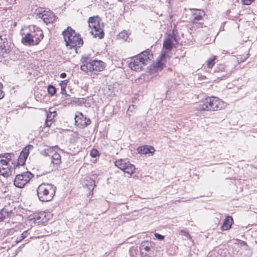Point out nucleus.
I'll use <instances>...</instances> for the list:
<instances>
[{
	"instance_id": "nucleus-44",
	"label": "nucleus",
	"mask_w": 257,
	"mask_h": 257,
	"mask_svg": "<svg viewBox=\"0 0 257 257\" xmlns=\"http://www.w3.org/2000/svg\"><path fill=\"white\" fill-rule=\"evenodd\" d=\"M129 254L131 257H134V255L133 254L132 250L131 249H130L129 250Z\"/></svg>"
},
{
	"instance_id": "nucleus-33",
	"label": "nucleus",
	"mask_w": 257,
	"mask_h": 257,
	"mask_svg": "<svg viewBox=\"0 0 257 257\" xmlns=\"http://www.w3.org/2000/svg\"><path fill=\"white\" fill-rule=\"evenodd\" d=\"M48 92L50 95L53 96L56 93V89L53 85H49L48 86Z\"/></svg>"
},
{
	"instance_id": "nucleus-45",
	"label": "nucleus",
	"mask_w": 257,
	"mask_h": 257,
	"mask_svg": "<svg viewBox=\"0 0 257 257\" xmlns=\"http://www.w3.org/2000/svg\"><path fill=\"white\" fill-rule=\"evenodd\" d=\"M48 112H54V113H55V112H56V111H49Z\"/></svg>"
},
{
	"instance_id": "nucleus-41",
	"label": "nucleus",
	"mask_w": 257,
	"mask_h": 257,
	"mask_svg": "<svg viewBox=\"0 0 257 257\" xmlns=\"http://www.w3.org/2000/svg\"><path fill=\"white\" fill-rule=\"evenodd\" d=\"M248 56H244V57H241L240 58H237L238 61H240V62H244L246 60V59L247 58Z\"/></svg>"
},
{
	"instance_id": "nucleus-3",
	"label": "nucleus",
	"mask_w": 257,
	"mask_h": 257,
	"mask_svg": "<svg viewBox=\"0 0 257 257\" xmlns=\"http://www.w3.org/2000/svg\"><path fill=\"white\" fill-rule=\"evenodd\" d=\"M56 187L51 184L43 183L37 188L38 197L42 202L51 201L55 194Z\"/></svg>"
},
{
	"instance_id": "nucleus-40",
	"label": "nucleus",
	"mask_w": 257,
	"mask_h": 257,
	"mask_svg": "<svg viewBox=\"0 0 257 257\" xmlns=\"http://www.w3.org/2000/svg\"><path fill=\"white\" fill-rule=\"evenodd\" d=\"M5 96V93L2 90V86H0V99H2Z\"/></svg>"
},
{
	"instance_id": "nucleus-28",
	"label": "nucleus",
	"mask_w": 257,
	"mask_h": 257,
	"mask_svg": "<svg viewBox=\"0 0 257 257\" xmlns=\"http://www.w3.org/2000/svg\"><path fill=\"white\" fill-rule=\"evenodd\" d=\"M140 249L141 254L146 253V251H151V247L148 245H146V243H142Z\"/></svg>"
},
{
	"instance_id": "nucleus-27",
	"label": "nucleus",
	"mask_w": 257,
	"mask_h": 257,
	"mask_svg": "<svg viewBox=\"0 0 257 257\" xmlns=\"http://www.w3.org/2000/svg\"><path fill=\"white\" fill-rule=\"evenodd\" d=\"M10 212L5 208H3L0 211V222L3 221L6 217H9Z\"/></svg>"
},
{
	"instance_id": "nucleus-23",
	"label": "nucleus",
	"mask_w": 257,
	"mask_h": 257,
	"mask_svg": "<svg viewBox=\"0 0 257 257\" xmlns=\"http://www.w3.org/2000/svg\"><path fill=\"white\" fill-rule=\"evenodd\" d=\"M22 43L24 45H35L34 41L31 37L30 33H27L25 36L23 37L22 39Z\"/></svg>"
},
{
	"instance_id": "nucleus-39",
	"label": "nucleus",
	"mask_w": 257,
	"mask_h": 257,
	"mask_svg": "<svg viewBox=\"0 0 257 257\" xmlns=\"http://www.w3.org/2000/svg\"><path fill=\"white\" fill-rule=\"evenodd\" d=\"M181 232L182 233V234H183V235H184V236H185L186 237H187V238H190V234H189V232H187V231H185V230H182L181 231Z\"/></svg>"
},
{
	"instance_id": "nucleus-42",
	"label": "nucleus",
	"mask_w": 257,
	"mask_h": 257,
	"mask_svg": "<svg viewBox=\"0 0 257 257\" xmlns=\"http://www.w3.org/2000/svg\"><path fill=\"white\" fill-rule=\"evenodd\" d=\"M135 108V105H130L128 109H127V111H131L132 112L133 111H134V109Z\"/></svg>"
},
{
	"instance_id": "nucleus-12",
	"label": "nucleus",
	"mask_w": 257,
	"mask_h": 257,
	"mask_svg": "<svg viewBox=\"0 0 257 257\" xmlns=\"http://www.w3.org/2000/svg\"><path fill=\"white\" fill-rule=\"evenodd\" d=\"M33 148V147L32 145H29L23 149L18 159L17 165L15 166L16 168L18 166H23L25 165L26 160L29 156L30 150Z\"/></svg>"
},
{
	"instance_id": "nucleus-36",
	"label": "nucleus",
	"mask_w": 257,
	"mask_h": 257,
	"mask_svg": "<svg viewBox=\"0 0 257 257\" xmlns=\"http://www.w3.org/2000/svg\"><path fill=\"white\" fill-rule=\"evenodd\" d=\"M155 237L159 240H162L164 239L165 237L164 235L160 234L158 233H155L154 234Z\"/></svg>"
},
{
	"instance_id": "nucleus-29",
	"label": "nucleus",
	"mask_w": 257,
	"mask_h": 257,
	"mask_svg": "<svg viewBox=\"0 0 257 257\" xmlns=\"http://www.w3.org/2000/svg\"><path fill=\"white\" fill-rule=\"evenodd\" d=\"M216 59V57L215 56H212V57L209 58L206 61V63L208 68H211L215 64V60Z\"/></svg>"
},
{
	"instance_id": "nucleus-24",
	"label": "nucleus",
	"mask_w": 257,
	"mask_h": 257,
	"mask_svg": "<svg viewBox=\"0 0 257 257\" xmlns=\"http://www.w3.org/2000/svg\"><path fill=\"white\" fill-rule=\"evenodd\" d=\"M220 72H223V74L220 75V79H223L229 75V73L226 71L225 66L223 64H220L214 70V72L216 73H219Z\"/></svg>"
},
{
	"instance_id": "nucleus-17",
	"label": "nucleus",
	"mask_w": 257,
	"mask_h": 257,
	"mask_svg": "<svg viewBox=\"0 0 257 257\" xmlns=\"http://www.w3.org/2000/svg\"><path fill=\"white\" fill-rule=\"evenodd\" d=\"M56 18L55 14L50 11H46L44 14L41 16V19L46 24L52 23L54 22Z\"/></svg>"
},
{
	"instance_id": "nucleus-5",
	"label": "nucleus",
	"mask_w": 257,
	"mask_h": 257,
	"mask_svg": "<svg viewBox=\"0 0 257 257\" xmlns=\"http://www.w3.org/2000/svg\"><path fill=\"white\" fill-rule=\"evenodd\" d=\"M83 65L81 66V69L86 72L88 71H101L104 67V63L101 61L89 60L88 56H83L81 59Z\"/></svg>"
},
{
	"instance_id": "nucleus-16",
	"label": "nucleus",
	"mask_w": 257,
	"mask_h": 257,
	"mask_svg": "<svg viewBox=\"0 0 257 257\" xmlns=\"http://www.w3.org/2000/svg\"><path fill=\"white\" fill-rule=\"evenodd\" d=\"M10 48V46L6 36L0 35V53L3 55L8 53Z\"/></svg>"
},
{
	"instance_id": "nucleus-7",
	"label": "nucleus",
	"mask_w": 257,
	"mask_h": 257,
	"mask_svg": "<svg viewBox=\"0 0 257 257\" xmlns=\"http://www.w3.org/2000/svg\"><path fill=\"white\" fill-rule=\"evenodd\" d=\"M15 165L2 159V155H0V175L5 177L11 176L15 173Z\"/></svg>"
},
{
	"instance_id": "nucleus-34",
	"label": "nucleus",
	"mask_w": 257,
	"mask_h": 257,
	"mask_svg": "<svg viewBox=\"0 0 257 257\" xmlns=\"http://www.w3.org/2000/svg\"><path fill=\"white\" fill-rule=\"evenodd\" d=\"M90 156L92 158H95L99 156L98 151L96 149H92L90 152Z\"/></svg>"
},
{
	"instance_id": "nucleus-10",
	"label": "nucleus",
	"mask_w": 257,
	"mask_h": 257,
	"mask_svg": "<svg viewBox=\"0 0 257 257\" xmlns=\"http://www.w3.org/2000/svg\"><path fill=\"white\" fill-rule=\"evenodd\" d=\"M115 165L119 169L128 174H132L135 172V166L125 159H119L115 162Z\"/></svg>"
},
{
	"instance_id": "nucleus-1",
	"label": "nucleus",
	"mask_w": 257,
	"mask_h": 257,
	"mask_svg": "<svg viewBox=\"0 0 257 257\" xmlns=\"http://www.w3.org/2000/svg\"><path fill=\"white\" fill-rule=\"evenodd\" d=\"M226 104L219 98L210 97L195 104L194 108L198 111H217L224 108Z\"/></svg>"
},
{
	"instance_id": "nucleus-35",
	"label": "nucleus",
	"mask_w": 257,
	"mask_h": 257,
	"mask_svg": "<svg viewBox=\"0 0 257 257\" xmlns=\"http://www.w3.org/2000/svg\"><path fill=\"white\" fill-rule=\"evenodd\" d=\"M61 88V93L64 94L66 92L65 88L66 86V82L62 81L60 83Z\"/></svg>"
},
{
	"instance_id": "nucleus-30",
	"label": "nucleus",
	"mask_w": 257,
	"mask_h": 257,
	"mask_svg": "<svg viewBox=\"0 0 257 257\" xmlns=\"http://www.w3.org/2000/svg\"><path fill=\"white\" fill-rule=\"evenodd\" d=\"M118 38L124 41H126L128 38V34L126 31H123L118 34Z\"/></svg>"
},
{
	"instance_id": "nucleus-15",
	"label": "nucleus",
	"mask_w": 257,
	"mask_h": 257,
	"mask_svg": "<svg viewBox=\"0 0 257 257\" xmlns=\"http://www.w3.org/2000/svg\"><path fill=\"white\" fill-rule=\"evenodd\" d=\"M33 31H31V37L34 41L35 45H38L44 38L42 31L38 27H33Z\"/></svg>"
},
{
	"instance_id": "nucleus-18",
	"label": "nucleus",
	"mask_w": 257,
	"mask_h": 257,
	"mask_svg": "<svg viewBox=\"0 0 257 257\" xmlns=\"http://www.w3.org/2000/svg\"><path fill=\"white\" fill-rule=\"evenodd\" d=\"M31 220H33L35 223H37L38 224L44 223L47 220L45 213L42 212L38 213H35L33 215V218H31Z\"/></svg>"
},
{
	"instance_id": "nucleus-38",
	"label": "nucleus",
	"mask_w": 257,
	"mask_h": 257,
	"mask_svg": "<svg viewBox=\"0 0 257 257\" xmlns=\"http://www.w3.org/2000/svg\"><path fill=\"white\" fill-rule=\"evenodd\" d=\"M151 251H146V253L141 254L142 257H152Z\"/></svg>"
},
{
	"instance_id": "nucleus-6",
	"label": "nucleus",
	"mask_w": 257,
	"mask_h": 257,
	"mask_svg": "<svg viewBox=\"0 0 257 257\" xmlns=\"http://www.w3.org/2000/svg\"><path fill=\"white\" fill-rule=\"evenodd\" d=\"M91 33L95 37L100 39L104 37L103 24L101 23V19L98 16L90 17L88 20Z\"/></svg>"
},
{
	"instance_id": "nucleus-20",
	"label": "nucleus",
	"mask_w": 257,
	"mask_h": 257,
	"mask_svg": "<svg viewBox=\"0 0 257 257\" xmlns=\"http://www.w3.org/2000/svg\"><path fill=\"white\" fill-rule=\"evenodd\" d=\"M155 151V150L154 148L150 146H140L137 148L138 152L142 154H153L154 153Z\"/></svg>"
},
{
	"instance_id": "nucleus-19",
	"label": "nucleus",
	"mask_w": 257,
	"mask_h": 257,
	"mask_svg": "<svg viewBox=\"0 0 257 257\" xmlns=\"http://www.w3.org/2000/svg\"><path fill=\"white\" fill-rule=\"evenodd\" d=\"M83 185L89 190V194L92 195L93 190L95 186V181L91 179L90 177H86L84 179Z\"/></svg>"
},
{
	"instance_id": "nucleus-2",
	"label": "nucleus",
	"mask_w": 257,
	"mask_h": 257,
	"mask_svg": "<svg viewBox=\"0 0 257 257\" xmlns=\"http://www.w3.org/2000/svg\"><path fill=\"white\" fill-rule=\"evenodd\" d=\"M153 58L151 51L147 50L131 59L129 67L133 70L141 71L144 66L148 65Z\"/></svg>"
},
{
	"instance_id": "nucleus-43",
	"label": "nucleus",
	"mask_w": 257,
	"mask_h": 257,
	"mask_svg": "<svg viewBox=\"0 0 257 257\" xmlns=\"http://www.w3.org/2000/svg\"><path fill=\"white\" fill-rule=\"evenodd\" d=\"M60 77L62 78H64L66 77V73H62L61 74H60Z\"/></svg>"
},
{
	"instance_id": "nucleus-37",
	"label": "nucleus",
	"mask_w": 257,
	"mask_h": 257,
	"mask_svg": "<svg viewBox=\"0 0 257 257\" xmlns=\"http://www.w3.org/2000/svg\"><path fill=\"white\" fill-rule=\"evenodd\" d=\"M255 0H243L242 3L245 5H249Z\"/></svg>"
},
{
	"instance_id": "nucleus-25",
	"label": "nucleus",
	"mask_w": 257,
	"mask_h": 257,
	"mask_svg": "<svg viewBox=\"0 0 257 257\" xmlns=\"http://www.w3.org/2000/svg\"><path fill=\"white\" fill-rule=\"evenodd\" d=\"M1 155L2 159H4L6 161L10 162L12 165H15V164L12 161L15 156L13 153H5Z\"/></svg>"
},
{
	"instance_id": "nucleus-31",
	"label": "nucleus",
	"mask_w": 257,
	"mask_h": 257,
	"mask_svg": "<svg viewBox=\"0 0 257 257\" xmlns=\"http://www.w3.org/2000/svg\"><path fill=\"white\" fill-rule=\"evenodd\" d=\"M29 235L28 231L26 230L24 231L21 235L20 237H17L16 240V243H18L20 242L22 240L26 238Z\"/></svg>"
},
{
	"instance_id": "nucleus-11",
	"label": "nucleus",
	"mask_w": 257,
	"mask_h": 257,
	"mask_svg": "<svg viewBox=\"0 0 257 257\" xmlns=\"http://www.w3.org/2000/svg\"><path fill=\"white\" fill-rule=\"evenodd\" d=\"M205 12L203 10H196L192 13L191 22L193 27L202 28L203 25V17L205 16Z\"/></svg>"
},
{
	"instance_id": "nucleus-14",
	"label": "nucleus",
	"mask_w": 257,
	"mask_h": 257,
	"mask_svg": "<svg viewBox=\"0 0 257 257\" xmlns=\"http://www.w3.org/2000/svg\"><path fill=\"white\" fill-rule=\"evenodd\" d=\"M174 42L177 43L174 30H173L172 34H169L167 37L164 39L163 42V48L166 50H171L174 45Z\"/></svg>"
},
{
	"instance_id": "nucleus-32",
	"label": "nucleus",
	"mask_w": 257,
	"mask_h": 257,
	"mask_svg": "<svg viewBox=\"0 0 257 257\" xmlns=\"http://www.w3.org/2000/svg\"><path fill=\"white\" fill-rule=\"evenodd\" d=\"M46 11L44 10L43 8H39L36 9L34 13L39 18H41V16H42Z\"/></svg>"
},
{
	"instance_id": "nucleus-8",
	"label": "nucleus",
	"mask_w": 257,
	"mask_h": 257,
	"mask_svg": "<svg viewBox=\"0 0 257 257\" xmlns=\"http://www.w3.org/2000/svg\"><path fill=\"white\" fill-rule=\"evenodd\" d=\"M33 177V175L29 171L17 175L14 181V185L18 188H23Z\"/></svg>"
},
{
	"instance_id": "nucleus-46",
	"label": "nucleus",
	"mask_w": 257,
	"mask_h": 257,
	"mask_svg": "<svg viewBox=\"0 0 257 257\" xmlns=\"http://www.w3.org/2000/svg\"><path fill=\"white\" fill-rule=\"evenodd\" d=\"M24 245H25V244H22V245L20 247V248H21V247H24Z\"/></svg>"
},
{
	"instance_id": "nucleus-47",
	"label": "nucleus",
	"mask_w": 257,
	"mask_h": 257,
	"mask_svg": "<svg viewBox=\"0 0 257 257\" xmlns=\"http://www.w3.org/2000/svg\"><path fill=\"white\" fill-rule=\"evenodd\" d=\"M0 86H1V83H0Z\"/></svg>"
},
{
	"instance_id": "nucleus-13",
	"label": "nucleus",
	"mask_w": 257,
	"mask_h": 257,
	"mask_svg": "<svg viewBox=\"0 0 257 257\" xmlns=\"http://www.w3.org/2000/svg\"><path fill=\"white\" fill-rule=\"evenodd\" d=\"M75 124L80 128H84L89 125L91 120L83 113H77L75 116Z\"/></svg>"
},
{
	"instance_id": "nucleus-9",
	"label": "nucleus",
	"mask_w": 257,
	"mask_h": 257,
	"mask_svg": "<svg viewBox=\"0 0 257 257\" xmlns=\"http://www.w3.org/2000/svg\"><path fill=\"white\" fill-rule=\"evenodd\" d=\"M41 154L50 157L51 162L54 165L58 166L61 163L60 155L55 151L53 147H48L42 151Z\"/></svg>"
},
{
	"instance_id": "nucleus-22",
	"label": "nucleus",
	"mask_w": 257,
	"mask_h": 257,
	"mask_svg": "<svg viewBox=\"0 0 257 257\" xmlns=\"http://www.w3.org/2000/svg\"><path fill=\"white\" fill-rule=\"evenodd\" d=\"M233 223V219L231 216H227L224 220L222 225L221 227L222 230H227L231 228Z\"/></svg>"
},
{
	"instance_id": "nucleus-26",
	"label": "nucleus",
	"mask_w": 257,
	"mask_h": 257,
	"mask_svg": "<svg viewBox=\"0 0 257 257\" xmlns=\"http://www.w3.org/2000/svg\"><path fill=\"white\" fill-rule=\"evenodd\" d=\"M46 119L45 120V125L46 126L49 127L52 124L53 119L56 115L57 113H54V114L52 115L53 113H46Z\"/></svg>"
},
{
	"instance_id": "nucleus-21",
	"label": "nucleus",
	"mask_w": 257,
	"mask_h": 257,
	"mask_svg": "<svg viewBox=\"0 0 257 257\" xmlns=\"http://www.w3.org/2000/svg\"><path fill=\"white\" fill-rule=\"evenodd\" d=\"M166 56V54L165 53L161 54V60H163L164 58ZM164 64L162 62V61H159L156 63L154 64L152 66H151L150 70L153 71L154 72H158L161 71L163 68Z\"/></svg>"
},
{
	"instance_id": "nucleus-4",
	"label": "nucleus",
	"mask_w": 257,
	"mask_h": 257,
	"mask_svg": "<svg viewBox=\"0 0 257 257\" xmlns=\"http://www.w3.org/2000/svg\"><path fill=\"white\" fill-rule=\"evenodd\" d=\"M62 35L66 42V45L69 47L70 49L75 47L80 48L83 44L80 35L76 34L75 31L70 27H68L63 31Z\"/></svg>"
}]
</instances>
